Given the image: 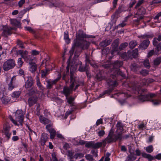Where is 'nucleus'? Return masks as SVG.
<instances>
[{
	"label": "nucleus",
	"mask_w": 161,
	"mask_h": 161,
	"mask_svg": "<svg viewBox=\"0 0 161 161\" xmlns=\"http://www.w3.org/2000/svg\"><path fill=\"white\" fill-rule=\"evenodd\" d=\"M77 69L76 67L73 68L72 66L70 67V85L69 86V88L68 86H64L62 93L64 94L65 96L67 97L73 91V88L74 87L75 80L74 79L73 74Z\"/></svg>",
	"instance_id": "1"
},
{
	"label": "nucleus",
	"mask_w": 161,
	"mask_h": 161,
	"mask_svg": "<svg viewBox=\"0 0 161 161\" xmlns=\"http://www.w3.org/2000/svg\"><path fill=\"white\" fill-rule=\"evenodd\" d=\"M15 65L14 60L13 59H9L5 61L3 64V69L8 71L13 68Z\"/></svg>",
	"instance_id": "2"
},
{
	"label": "nucleus",
	"mask_w": 161,
	"mask_h": 161,
	"mask_svg": "<svg viewBox=\"0 0 161 161\" xmlns=\"http://www.w3.org/2000/svg\"><path fill=\"white\" fill-rule=\"evenodd\" d=\"M25 114V113L20 109L17 110L15 112V116L16 120L17 122H19L21 126L23 125Z\"/></svg>",
	"instance_id": "3"
},
{
	"label": "nucleus",
	"mask_w": 161,
	"mask_h": 161,
	"mask_svg": "<svg viewBox=\"0 0 161 161\" xmlns=\"http://www.w3.org/2000/svg\"><path fill=\"white\" fill-rule=\"evenodd\" d=\"M102 142H97L95 143L94 141H90L87 142L85 145L86 147L92 148L93 149H98L102 146Z\"/></svg>",
	"instance_id": "4"
},
{
	"label": "nucleus",
	"mask_w": 161,
	"mask_h": 161,
	"mask_svg": "<svg viewBox=\"0 0 161 161\" xmlns=\"http://www.w3.org/2000/svg\"><path fill=\"white\" fill-rule=\"evenodd\" d=\"M16 78L15 76H13L11 79L9 78L7 80V83L8 86V89L9 91H12L16 87L15 83Z\"/></svg>",
	"instance_id": "5"
},
{
	"label": "nucleus",
	"mask_w": 161,
	"mask_h": 161,
	"mask_svg": "<svg viewBox=\"0 0 161 161\" xmlns=\"http://www.w3.org/2000/svg\"><path fill=\"white\" fill-rule=\"evenodd\" d=\"M155 96L156 95L153 93H149L146 95L141 94L138 97V98L142 101H150L151 99Z\"/></svg>",
	"instance_id": "6"
},
{
	"label": "nucleus",
	"mask_w": 161,
	"mask_h": 161,
	"mask_svg": "<svg viewBox=\"0 0 161 161\" xmlns=\"http://www.w3.org/2000/svg\"><path fill=\"white\" fill-rule=\"evenodd\" d=\"M61 76L60 74H58L57 78L53 80H46L47 82V88L48 89H50L52 88L53 86L56 83L60 80Z\"/></svg>",
	"instance_id": "7"
},
{
	"label": "nucleus",
	"mask_w": 161,
	"mask_h": 161,
	"mask_svg": "<svg viewBox=\"0 0 161 161\" xmlns=\"http://www.w3.org/2000/svg\"><path fill=\"white\" fill-rule=\"evenodd\" d=\"M38 98L36 96H32L29 97L28 100L29 106L31 107L36 104L38 100Z\"/></svg>",
	"instance_id": "8"
},
{
	"label": "nucleus",
	"mask_w": 161,
	"mask_h": 161,
	"mask_svg": "<svg viewBox=\"0 0 161 161\" xmlns=\"http://www.w3.org/2000/svg\"><path fill=\"white\" fill-rule=\"evenodd\" d=\"M48 138V135L46 133H43L42 134L40 141H39L41 144L42 146H44L47 141Z\"/></svg>",
	"instance_id": "9"
},
{
	"label": "nucleus",
	"mask_w": 161,
	"mask_h": 161,
	"mask_svg": "<svg viewBox=\"0 0 161 161\" xmlns=\"http://www.w3.org/2000/svg\"><path fill=\"white\" fill-rule=\"evenodd\" d=\"M28 80L25 82V86L26 88H29L32 86L34 83L33 78L31 76L27 77Z\"/></svg>",
	"instance_id": "10"
},
{
	"label": "nucleus",
	"mask_w": 161,
	"mask_h": 161,
	"mask_svg": "<svg viewBox=\"0 0 161 161\" xmlns=\"http://www.w3.org/2000/svg\"><path fill=\"white\" fill-rule=\"evenodd\" d=\"M13 29L8 26H5L4 28L2 35L3 36L7 37L11 34V30Z\"/></svg>",
	"instance_id": "11"
},
{
	"label": "nucleus",
	"mask_w": 161,
	"mask_h": 161,
	"mask_svg": "<svg viewBox=\"0 0 161 161\" xmlns=\"http://www.w3.org/2000/svg\"><path fill=\"white\" fill-rule=\"evenodd\" d=\"M0 99L4 104H7L10 101L9 98L2 92L0 93Z\"/></svg>",
	"instance_id": "12"
},
{
	"label": "nucleus",
	"mask_w": 161,
	"mask_h": 161,
	"mask_svg": "<svg viewBox=\"0 0 161 161\" xmlns=\"http://www.w3.org/2000/svg\"><path fill=\"white\" fill-rule=\"evenodd\" d=\"M150 42L148 40H144L139 45V47L143 49H146L149 46Z\"/></svg>",
	"instance_id": "13"
},
{
	"label": "nucleus",
	"mask_w": 161,
	"mask_h": 161,
	"mask_svg": "<svg viewBox=\"0 0 161 161\" xmlns=\"http://www.w3.org/2000/svg\"><path fill=\"white\" fill-rule=\"evenodd\" d=\"M39 120L41 123L44 125H47L51 122V121L48 119L41 115L39 117Z\"/></svg>",
	"instance_id": "14"
},
{
	"label": "nucleus",
	"mask_w": 161,
	"mask_h": 161,
	"mask_svg": "<svg viewBox=\"0 0 161 161\" xmlns=\"http://www.w3.org/2000/svg\"><path fill=\"white\" fill-rule=\"evenodd\" d=\"M146 12V9L145 8L142 7L139 8L138 10L136 13V14L135 15V17H137V16H142L144 14H145Z\"/></svg>",
	"instance_id": "15"
},
{
	"label": "nucleus",
	"mask_w": 161,
	"mask_h": 161,
	"mask_svg": "<svg viewBox=\"0 0 161 161\" xmlns=\"http://www.w3.org/2000/svg\"><path fill=\"white\" fill-rule=\"evenodd\" d=\"M36 85L38 87L39 89L42 92L45 89V88L42 85L41 82H40V79L38 76L36 77Z\"/></svg>",
	"instance_id": "16"
},
{
	"label": "nucleus",
	"mask_w": 161,
	"mask_h": 161,
	"mask_svg": "<svg viewBox=\"0 0 161 161\" xmlns=\"http://www.w3.org/2000/svg\"><path fill=\"white\" fill-rule=\"evenodd\" d=\"M111 42L112 41L110 40L106 39L101 42L99 45L100 47H104L110 44Z\"/></svg>",
	"instance_id": "17"
},
{
	"label": "nucleus",
	"mask_w": 161,
	"mask_h": 161,
	"mask_svg": "<svg viewBox=\"0 0 161 161\" xmlns=\"http://www.w3.org/2000/svg\"><path fill=\"white\" fill-rule=\"evenodd\" d=\"M131 52H128L127 53H124L121 54V57L124 60H127L130 58H131Z\"/></svg>",
	"instance_id": "18"
},
{
	"label": "nucleus",
	"mask_w": 161,
	"mask_h": 161,
	"mask_svg": "<svg viewBox=\"0 0 161 161\" xmlns=\"http://www.w3.org/2000/svg\"><path fill=\"white\" fill-rule=\"evenodd\" d=\"M116 127H117V132L118 133H121L122 134L123 132L124 126L122 123L119 122L116 125Z\"/></svg>",
	"instance_id": "19"
},
{
	"label": "nucleus",
	"mask_w": 161,
	"mask_h": 161,
	"mask_svg": "<svg viewBox=\"0 0 161 161\" xmlns=\"http://www.w3.org/2000/svg\"><path fill=\"white\" fill-rule=\"evenodd\" d=\"M114 139L112 138L111 136H108V137H107L104 140H103L101 142H102V145L104 147L106 145V142L109 143L114 141Z\"/></svg>",
	"instance_id": "20"
},
{
	"label": "nucleus",
	"mask_w": 161,
	"mask_h": 161,
	"mask_svg": "<svg viewBox=\"0 0 161 161\" xmlns=\"http://www.w3.org/2000/svg\"><path fill=\"white\" fill-rule=\"evenodd\" d=\"M108 84L109 86H112V87L116 86L117 85V83L115 80H112L111 79H109L107 80Z\"/></svg>",
	"instance_id": "21"
},
{
	"label": "nucleus",
	"mask_w": 161,
	"mask_h": 161,
	"mask_svg": "<svg viewBox=\"0 0 161 161\" xmlns=\"http://www.w3.org/2000/svg\"><path fill=\"white\" fill-rule=\"evenodd\" d=\"M90 44L89 42L83 40L82 41L81 46L83 49H87L88 48Z\"/></svg>",
	"instance_id": "22"
},
{
	"label": "nucleus",
	"mask_w": 161,
	"mask_h": 161,
	"mask_svg": "<svg viewBox=\"0 0 161 161\" xmlns=\"http://www.w3.org/2000/svg\"><path fill=\"white\" fill-rule=\"evenodd\" d=\"M79 67L78 69V70L80 72L85 71L88 67L87 64H85V67H82V62L81 61L79 62Z\"/></svg>",
	"instance_id": "23"
},
{
	"label": "nucleus",
	"mask_w": 161,
	"mask_h": 161,
	"mask_svg": "<svg viewBox=\"0 0 161 161\" xmlns=\"http://www.w3.org/2000/svg\"><path fill=\"white\" fill-rule=\"evenodd\" d=\"M142 156L144 158H147L150 161H151L153 159V157L152 156L145 153H142Z\"/></svg>",
	"instance_id": "24"
},
{
	"label": "nucleus",
	"mask_w": 161,
	"mask_h": 161,
	"mask_svg": "<svg viewBox=\"0 0 161 161\" xmlns=\"http://www.w3.org/2000/svg\"><path fill=\"white\" fill-rule=\"evenodd\" d=\"M86 35L83 31H80L77 34V38L79 40H81L82 38H86Z\"/></svg>",
	"instance_id": "25"
},
{
	"label": "nucleus",
	"mask_w": 161,
	"mask_h": 161,
	"mask_svg": "<svg viewBox=\"0 0 161 161\" xmlns=\"http://www.w3.org/2000/svg\"><path fill=\"white\" fill-rule=\"evenodd\" d=\"M119 44V40L118 39L115 40L112 44L113 48L114 50H117V47Z\"/></svg>",
	"instance_id": "26"
},
{
	"label": "nucleus",
	"mask_w": 161,
	"mask_h": 161,
	"mask_svg": "<svg viewBox=\"0 0 161 161\" xmlns=\"http://www.w3.org/2000/svg\"><path fill=\"white\" fill-rule=\"evenodd\" d=\"M46 129L49 132L55 130L53 128V124L52 122L46 125Z\"/></svg>",
	"instance_id": "27"
},
{
	"label": "nucleus",
	"mask_w": 161,
	"mask_h": 161,
	"mask_svg": "<svg viewBox=\"0 0 161 161\" xmlns=\"http://www.w3.org/2000/svg\"><path fill=\"white\" fill-rule=\"evenodd\" d=\"M123 65V63L121 61H117L114 63V68L117 69L121 66H122Z\"/></svg>",
	"instance_id": "28"
},
{
	"label": "nucleus",
	"mask_w": 161,
	"mask_h": 161,
	"mask_svg": "<svg viewBox=\"0 0 161 161\" xmlns=\"http://www.w3.org/2000/svg\"><path fill=\"white\" fill-rule=\"evenodd\" d=\"M122 8L121 6L119 7L118 9L116 10L114 14L113 15V16L116 17V18H117L118 17L119 14L122 12Z\"/></svg>",
	"instance_id": "29"
},
{
	"label": "nucleus",
	"mask_w": 161,
	"mask_h": 161,
	"mask_svg": "<svg viewBox=\"0 0 161 161\" xmlns=\"http://www.w3.org/2000/svg\"><path fill=\"white\" fill-rule=\"evenodd\" d=\"M11 24L13 25L17 26L19 25L20 22L16 19H10Z\"/></svg>",
	"instance_id": "30"
},
{
	"label": "nucleus",
	"mask_w": 161,
	"mask_h": 161,
	"mask_svg": "<svg viewBox=\"0 0 161 161\" xmlns=\"http://www.w3.org/2000/svg\"><path fill=\"white\" fill-rule=\"evenodd\" d=\"M30 65V71L32 72H34L37 69V66L34 63L31 64Z\"/></svg>",
	"instance_id": "31"
},
{
	"label": "nucleus",
	"mask_w": 161,
	"mask_h": 161,
	"mask_svg": "<svg viewBox=\"0 0 161 161\" xmlns=\"http://www.w3.org/2000/svg\"><path fill=\"white\" fill-rule=\"evenodd\" d=\"M136 159V157L133 154H130L128 155L127 159L128 161H133Z\"/></svg>",
	"instance_id": "32"
},
{
	"label": "nucleus",
	"mask_w": 161,
	"mask_h": 161,
	"mask_svg": "<svg viewBox=\"0 0 161 161\" xmlns=\"http://www.w3.org/2000/svg\"><path fill=\"white\" fill-rule=\"evenodd\" d=\"M137 42L136 41H132L129 43V47L130 49H132L134 48L137 45Z\"/></svg>",
	"instance_id": "33"
},
{
	"label": "nucleus",
	"mask_w": 161,
	"mask_h": 161,
	"mask_svg": "<svg viewBox=\"0 0 161 161\" xmlns=\"http://www.w3.org/2000/svg\"><path fill=\"white\" fill-rule=\"evenodd\" d=\"M74 152L72 150H69L67 151V156L69 159H72L74 157Z\"/></svg>",
	"instance_id": "34"
},
{
	"label": "nucleus",
	"mask_w": 161,
	"mask_h": 161,
	"mask_svg": "<svg viewBox=\"0 0 161 161\" xmlns=\"http://www.w3.org/2000/svg\"><path fill=\"white\" fill-rule=\"evenodd\" d=\"M146 151L148 153H151L153 150V147L152 145H150L146 147Z\"/></svg>",
	"instance_id": "35"
},
{
	"label": "nucleus",
	"mask_w": 161,
	"mask_h": 161,
	"mask_svg": "<svg viewBox=\"0 0 161 161\" xmlns=\"http://www.w3.org/2000/svg\"><path fill=\"white\" fill-rule=\"evenodd\" d=\"M21 92L19 91H15L12 94L11 96L13 98H17L19 96Z\"/></svg>",
	"instance_id": "36"
},
{
	"label": "nucleus",
	"mask_w": 161,
	"mask_h": 161,
	"mask_svg": "<svg viewBox=\"0 0 161 161\" xmlns=\"http://www.w3.org/2000/svg\"><path fill=\"white\" fill-rule=\"evenodd\" d=\"M143 64L146 68L148 69L150 68V66L149 60L146 59L144 60L143 62Z\"/></svg>",
	"instance_id": "37"
},
{
	"label": "nucleus",
	"mask_w": 161,
	"mask_h": 161,
	"mask_svg": "<svg viewBox=\"0 0 161 161\" xmlns=\"http://www.w3.org/2000/svg\"><path fill=\"white\" fill-rule=\"evenodd\" d=\"M137 17H136L137 19L135 20H134V23L136 25H138L139 24V22L140 20L143 19V16H137Z\"/></svg>",
	"instance_id": "38"
},
{
	"label": "nucleus",
	"mask_w": 161,
	"mask_h": 161,
	"mask_svg": "<svg viewBox=\"0 0 161 161\" xmlns=\"http://www.w3.org/2000/svg\"><path fill=\"white\" fill-rule=\"evenodd\" d=\"M138 50L137 49H134L132 53H131V55L134 58H136L138 56Z\"/></svg>",
	"instance_id": "39"
},
{
	"label": "nucleus",
	"mask_w": 161,
	"mask_h": 161,
	"mask_svg": "<svg viewBox=\"0 0 161 161\" xmlns=\"http://www.w3.org/2000/svg\"><path fill=\"white\" fill-rule=\"evenodd\" d=\"M17 45L19 46V47L21 48H24V47L23 46L24 43L20 40L18 39L17 40Z\"/></svg>",
	"instance_id": "40"
},
{
	"label": "nucleus",
	"mask_w": 161,
	"mask_h": 161,
	"mask_svg": "<svg viewBox=\"0 0 161 161\" xmlns=\"http://www.w3.org/2000/svg\"><path fill=\"white\" fill-rule=\"evenodd\" d=\"M38 92V91L36 89H33L32 88L29 91L28 94L29 95H33L37 92Z\"/></svg>",
	"instance_id": "41"
},
{
	"label": "nucleus",
	"mask_w": 161,
	"mask_h": 161,
	"mask_svg": "<svg viewBox=\"0 0 161 161\" xmlns=\"http://www.w3.org/2000/svg\"><path fill=\"white\" fill-rule=\"evenodd\" d=\"M161 62V57H159L157 58L154 60V64L155 65H159Z\"/></svg>",
	"instance_id": "42"
},
{
	"label": "nucleus",
	"mask_w": 161,
	"mask_h": 161,
	"mask_svg": "<svg viewBox=\"0 0 161 161\" xmlns=\"http://www.w3.org/2000/svg\"><path fill=\"white\" fill-rule=\"evenodd\" d=\"M66 99H67L68 103L71 105H72L73 103V101L74 100V98L72 97H66Z\"/></svg>",
	"instance_id": "43"
},
{
	"label": "nucleus",
	"mask_w": 161,
	"mask_h": 161,
	"mask_svg": "<svg viewBox=\"0 0 161 161\" xmlns=\"http://www.w3.org/2000/svg\"><path fill=\"white\" fill-rule=\"evenodd\" d=\"M122 134L121 133H118V134L114 136V141H115L118 139L121 140L122 139Z\"/></svg>",
	"instance_id": "44"
},
{
	"label": "nucleus",
	"mask_w": 161,
	"mask_h": 161,
	"mask_svg": "<svg viewBox=\"0 0 161 161\" xmlns=\"http://www.w3.org/2000/svg\"><path fill=\"white\" fill-rule=\"evenodd\" d=\"M48 70L46 69L45 70H42L41 71V77L43 78L47 75Z\"/></svg>",
	"instance_id": "45"
},
{
	"label": "nucleus",
	"mask_w": 161,
	"mask_h": 161,
	"mask_svg": "<svg viewBox=\"0 0 161 161\" xmlns=\"http://www.w3.org/2000/svg\"><path fill=\"white\" fill-rule=\"evenodd\" d=\"M85 158L87 160L90 161H92L94 160L93 156L89 154L86 155Z\"/></svg>",
	"instance_id": "46"
},
{
	"label": "nucleus",
	"mask_w": 161,
	"mask_h": 161,
	"mask_svg": "<svg viewBox=\"0 0 161 161\" xmlns=\"http://www.w3.org/2000/svg\"><path fill=\"white\" fill-rule=\"evenodd\" d=\"M64 40L67 42L69 41V33L68 32L66 31L64 33Z\"/></svg>",
	"instance_id": "47"
},
{
	"label": "nucleus",
	"mask_w": 161,
	"mask_h": 161,
	"mask_svg": "<svg viewBox=\"0 0 161 161\" xmlns=\"http://www.w3.org/2000/svg\"><path fill=\"white\" fill-rule=\"evenodd\" d=\"M128 45V43L127 42H125L121 44L119 46V49L120 50H122L125 48Z\"/></svg>",
	"instance_id": "48"
},
{
	"label": "nucleus",
	"mask_w": 161,
	"mask_h": 161,
	"mask_svg": "<svg viewBox=\"0 0 161 161\" xmlns=\"http://www.w3.org/2000/svg\"><path fill=\"white\" fill-rule=\"evenodd\" d=\"M83 156L84 154L82 153H78L74 155V157L76 159H77L78 157L81 158L83 157Z\"/></svg>",
	"instance_id": "49"
},
{
	"label": "nucleus",
	"mask_w": 161,
	"mask_h": 161,
	"mask_svg": "<svg viewBox=\"0 0 161 161\" xmlns=\"http://www.w3.org/2000/svg\"><path fill=\"white\" fill-rule=\"evenodd\" d=\"M50 134V138L51 139H53L56 136V131L55 130H53L49 132Z\"/></svg>",
	"instance_id": "50"
},
{
	"label": "nucleus",
	"mask_w": 161,
	"mask_h": 161,
	"mask_svg": "<svg viewBox=\"0 0 161 161\" xmlns=\"http://www.w3.org/2000/svg\"><path fill=\"white\" fill-rule=\"evenodd\" d=\"M116 71L117 75H120L123 77L125 76V74L122 71H121L120 69H117L116 70Z\"/></svg>",
	"instance_id": "51"
},
{
	"label": "nucleus",
	"mask_w": 161,
	"mask_h": 161,
	"mask_svg": "<svg viewBox=\"0 0 161 161\" xmlns=\"http://www.w3.org/2000/svg\"><path fill=\"white\" fill-rule=\"evenodd\" d=\"M9 119L11 120V121L14 124L16 125H17L18 126H19V124H18L17 123V121H16V120H15L14 119H13L12 117L11 116H10L9 117Z\"/></svg>",
	"instance_id": "52"
},
{
	"label": "nucleus",
	"mask_w": 161,
	"mask_h": 161,
	"mask_svg": "<svg viewBox=\"0 0 161 161\" xmlns=\"http://www.w3.org/2000/svg\"><path fill=\"white\" fill-rule=\"evenodd\" d=\"M140 73L144 76H146L148 74L149 71L146 69H142L140 71Z\"/></svg>",
	"instance_id": "53"
},
{
	"label": "nucleus",
	"mask_w": 161,
	"mask_h": 161,
	"mask_svg": "<svg viewBox=\"0 0 161 161\" xmlns=\"http://www.w3.org/2000/svg\"><path fill=\"white\" fill-rule=\"evenodd\" d=\"M91 153L92 155V156L94 157H97V150L92 149L91 151Z\"/></svg>",
	"instance_id": "54"
},
{
	"label": "nucleus",
	"mask_w": 161,
	"mask_h": 161,
	"mask_svg": "<svg viewBox=\"0 0 161 161\" xmlns=\"http://www.w3.org/2000/svg\"><path fill=\"white\" fill-rule=\"evenodd\" d=\"M144 0H139L135 6V8H136L142 5L144 2Z\"/></svg>",
	"instance_id": "55"
},
{
	"label": "nucleus",
	"mask_w": 161,
	"mask_h": 161,
	"mask_svg": "<svg viewBox=\"0 0 161 161\" xmlns=\"http://www.w3.org/2000/svg\"><path fill=\"white\" fill-rule=\"evenodd\" d=\"M25 29L27 31H29L31 33H34V31L30 27H25Z\"/></svg>",
	"instance_id": "56"
},
{
	"label": "nucleus",
	"mask_w": 161,
	"mask_h": 161,
	"mask_svg": "<svg viewBox=\"0 0 161 161\" xmlns=\"http://www.w3.org/2000/svg\"><path fill=\"white\" fill-rule=\"evenodd\" d=\"M40 52L36 50H33L32 51L31 54L33 56H36L39 54Z\"/></svg>",
	"instance_id": "57"
},
{
	"label": "nucleus",
	"mask_w": 161,
	"mask_h": 161,
	"mask_svg": "<svg viewBox=\"0 0 161 161\" xmlns=\"http://www.w3.org/2000/svg\"><path fill=\"white\" fill-rule=\"evenodd\" d=\"M18 63L19 67H21L23 63V62L22 61L21 58H19L18 59Z\"/></svg>",
	"instance_id": "58"
},
{
	"label": "nucleus",
	"mask_w": 161,
	"mask_h": 161,
	"mask_svg": "<svg viewBox=\"0 0 161 161\" xmlns=\"http://www.w3.org/2000/svg\"><path fill=\"white\" fill-rule=\"evenodd\" d=\"M158 38H155L153 40V44L154 46H156L158 45Z\"/></svg>",
	"instance_id": "59"
},
{
	"label": "nucleus",
	"mask_w": 161,
	"mask_h": 161,
	"mask_svg": "<svg viewBox=\"0 0 161 161\" xmlns=\"http://www.w3.org/2000/svg\"><path fill=\"white\" fill-rule=\"evenodd\" d=\"M86 142L83 140H80L79 142H77V143L76 144L77 145H83L84 144H86Z\"/></svg>",
	"instance_id": "60"
},
{
	"label": "nucleus",
	"mask_w": 161,
	"mask_h": 161,
	"mask_svg": "<svg viewBox=\"0 0 161 161\" xmlns=\"http://www.w3.org/2000/svg\"><path fill=\"white\" fill-rule=\"evenodd\" d=\"M105 132L103 130H100L98 133V135L100 137H102L105 134Z\"/></svg>",
	"instance_id": "61"
},
{
	"label": "nucleus",
	"mask_w": 161,
	"mask_h": 161,
	"mask_svg": "<svg viewBox=\"0 0 161 161\" xmlns=\"http://www.w3.org/2000/svg\"><path fill=\"white\" fill-rule=\"evenodd\" d=\"M10 127L9 126H4L3 127V132L9 131Z\"/></svg>",
	"instance_id": "62"
},
{
	"label": "nucleus",
	"mask_w": 161,
	"mask_h": 161,
	"mask_svg": "<svg viewBox=\"0 0 161 161\" xmlns=\"http://www.w3.org/2000/svg\"><path fill=\"white\" fill-rule=\"evenodd\" d=\"M156 50L157 51V53L159 51L161 50V44L160 43L156 46Z\"/></svg>",
	"instance_id": "63"
},
{
	"label": "nucleus",
	"mask_w": 161,
	"mask_h": 161,
	"mask_svg": "<svg viewBox=\"0 0 161 161\" xmlns=\"http://www.w3.org/2000/svg\"><path fill=\"white\" fill-rule=\"evenodd\" d=\"M154 53V50H152L150 51L148 53V54L147 55V57H149L152 56Z\"/></svg>",
	"instance_id": "64"
}]
</instances>
